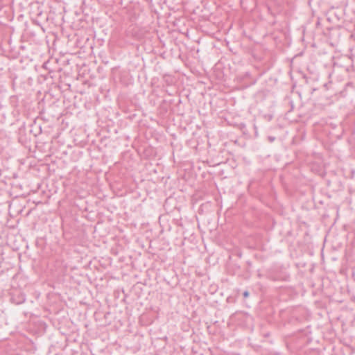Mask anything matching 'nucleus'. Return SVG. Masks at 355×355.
Here are the masks:
<instances>
[{
    "label": "nucleus",
    "instance_id": "1",
    "mask_svg": "<svg viewBox=\"0 0 355 355\" xmlns=\"http://www.w3.org/2000/svg\"><path fill=\"white\" fill-rule=\"evenodd\" d=\"M26 300L25 295L22 293H19L17 295H13L12 297V301L15 304H23Z\"/></svg>",
    "mask_w": 355,
    "mask_h": 355
},
{
    "label": "nucleus",
    "instance_id": "2",
    "mask_svg": "<svg viewBox=\"0 0 355 355\" xmlns=\"http://www.w3.org/2000/svg\"><path fill=\"white\" fill-rule=\"evenodd\" d=\"M289 276L288 275H270L269 279L272 281H288Z\"/></svg>",
    "mask_w": 355,
    "mask_h": 355
},
{
    "label": "nucleus",
    "instance_id": "3",
    "mask_svg": "<svg viewBox=\"0 0 355 355\" xmlns=\"http://www.w3.org/2000/svg\"><path fill=\"white\" fill-rule=\"evenodd\" d=\"M243 295L244 297H248L249 296V292L248 291H245L243 292Z\"/></svg>",
    "mask_w": 355,
    "mask_h": 355
}]
</instances>
